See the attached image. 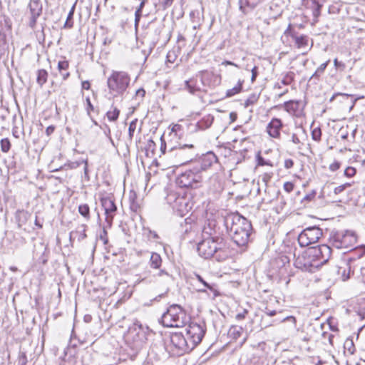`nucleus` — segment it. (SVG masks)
Returning <instances> with one entry per match:
<instances>
[{
    "label": "nucleus",
    "mask_w": 365,
    "mask_h": 365,
    "mask_svg": "<svg viewBox=\"0 0 365 365\" xmlns=\"http://www.w3.org/2000/svg\"><path fill=\"white\" fill-rule=\"evenodd\" d=\"M344 190V189L343 188V186L339 185L334 188V194L338 195V194H340L341 192H342Z\"/></svg>",
    "instance_id": "e2e57ef3"
},
{
    "label": "nucleus",
    "mask_w": 365,
    "mask_h": 365,
    "mask_svg": "<svg viewBox=\"0 0 365 365\" xmlns=\"http://www.w3.org/2000/svg\"><path fill=\"white\" fill-rule=\"evenodd\" d=\"M86 103H87L86 112H87V114L88 115H91V112L94 110V107H93V104L91 103L89 97L86 98Z\"/></svg>",
    "instance_id": "37998d69"
},
{
    "label": "nucleus",
    "mask_w": 365,
    "mask_h": 365,
    "mask_svg": "<svg viewBox=\"0 0 365 365\" xmlns=\"http://www.w3.org/2000/svg\"><path fill=\"white\" fill-rule=\"evenodd\" d=\"M315 261L319 264V267L327 263L331 255V248L327 245H321L309 249Z\"/></svg>",
    "instance_id": "4468645a"
},
{
    "label": "nucleus",
    "mask_w": 365,
    "mask_h": 365,
    "mask_svg": "<svg viewBox=\"0 0 365 365\" xmlns=\"http://www.w3.org/2000/svg\"><path fill=\"white\" fill-rule=\"evenodd\" d=\"M244 83V81H239L237 83V85L233 87L231 89H228L226 93L227 97H232L237 93H239L242 88V84Z\"/></svg>",
    "instance_id": "a878e982"
},
{
    "label": "nucleus",
    "mask_w": 365,
    "mask_h": 365,
    "mask_svg": "<svg viewBox=\"0 0 365 365\" xmlns=\"http://www.w3.org/2000/svg\"><path fill=\"white\" fill-rule=\"evenodd\" d=\"M322 131L320 128H314L312 131V138L315 141H319L321 140Z\"/></svg>",
    "instance_id": "4c0bfd02"
},
{
    "label": "nucleus",
    "mask_w": 365,
    "mask_h": 365,
    "mask_svg": "<svg viewBox=\"0 0 365 365\" xmlns=\"http://www.w3.org/2000/svg\"><path fill=\"white\" fill-rule=\"evenodd\" d=\"M334 66L336 67V68H337V69L344 70L346 67L345 64L341 61H339L337 60V58H335L334 60Z\"/></svg>",
    "instance_id": "49530a36"
},
{
    "label": "nucleus",
    "mask_w": 365,
    "mask_h": 365,
    "mask_svg": "<svg viewBox=\"0 0 365 365\" xmlns=\"http://www.w3.org/2000/svg\"><path fill=\"white\" fill-rule=\"evenodd\" d=\"M150 266L153 269H159L162 264V258L160 255L156 252H153L150 259Z\"/></svg>",
    "instance_id": "412c9836"
},
{
    "label": "nucleus",
    "mask_w": 365,
    "mask_h": 365,
    "mask_svg": "<svg viewBox=\"0 0 365 365\" xmlns=\"http://www.w3.org/2000/svg\"><path fill=\"white\" fill-rule=\"evenodd\" d=\"M48 73L44 69L38 70L37 76V83L42 86L47 81Z\"/></svg>",
    "instance_id": "cd10ccee"
},
{
    "label": "nucleus",
    "mask_w": 365,
    "mask_h": 365,
    "mask_svg": "<svg viewBox=\"0 0 365 365\" xmlns=\"http://www.w3.org/2000/svg\"><path fill=\"white\" fill-rule=\"evenodd\" d=\"M55 130V127L53 125H50L48 127H47L46 130V133L48 136H49L51 134H52L53 133Z\"/></svg>",
    "instance_id": "052dcab7"
},
{
    "label": "nucleus",
    "mask_w": 365,
    "mask_h": 365,
    "mask_svg": "<svg viewBox=\"0 0 365 365\" xmlns=\"http://www.w3.org/2000/svg\"><path fill=\"white\" fill-rule=\"evenodd\" d=\"M90 83L88 81H84L82 82V88L85 90H89L90 89Z\"/></svg>",
    "instance_id": "0e129e2a"
},
{
    "label": "nucleus",
    "mask_w": 365,
    "mask_h": 365,
    "mask_svg": "<svg viewBox=\"0 0 365 365\" xmlns=\"http://www.w3.org/2000/svg\"><path fill=\"white\" fill-rule=\"evenodd\" d=\"M307 133L304 128L297 127L295 128L294 132L291 133L289 141L292 142L295 148L302 150L304 146V140L307 139Z\"/></svg>",
    "instance_id": "2eb2a0df"
},
{
    "label": "nucleus",
    "mask_w": 365,
    "mask_h": 365,
    "mask_svg": "<svg viewBox=\"0 0 365 365\" xmlns=\"http://www.w3.org/2000/svg\"><path fill=\"white\" fill-rule=\"evenodd\" d=\"M322 235V230L317 227H309L304 230L298 236V242L302 247L317 242Z\"/></svg>",
    "instance_id": "f8f14e48"
},
{
    "label": "nucleus",
    "mask_w": 365,
    "mask_h": 365,
    "mask_svg": "<svg viewBox=\"0 0 365 365\" xmlns=\"http://www.w3.org/2000/svg\"><path fill=\"white\" fill-rule=\"evenodd\" d=\"M145 91L143 88H139L135 92L136 97H140L141 98H143L145 96Z\"/></svg>",
    "instance_id": "5fc2aeb1"
},
{
    "label": "nucleus",
    "mask_w": 365,
    "mask_h": 365,
    "mask_svg": "<svg viewBox=\"0 0 365 365\" xmlns=\"http://www.w3.org/2000/svg\"><path fill=\"white\" fill-rule=\"evenodd\" d=\"M226 245L221 237H207L197 244V250L199 255L205 259H209L214 256L217 260L225 259L227 255L224 254Z\"/></svg>",
    "instance_id": "7ed1b4c3"
},
{
    "label": "nucleus",
    "mask_w": 365,
    "mask_h": 365,
    "mask_svg": "<svg viewBox=\"0 0 365 365\" xmlns=\"http://www.w3.org/2000/svg\"><path fill=\"white\" fill-rule=\"evenodd\" d=\"M137 123H138V119L135 118L134 120H133L130 124H129V127H128V138L129 139L131 140L133 137V135H134V133L136 130V128H137Z\"/></svg>",
    "instance_id": "473e14b6"
},
{
    "label": "nucleus",
    "mask_w": 365,
    "mask_h": 365,
    "mask_svg": "<svg viewBox=\"0 0 365 365\" xmlns=\"http://www.w3.org/2000/svg\"><path fill=\"white\" fill-rule=\"evenodd\" d=\"M284 34L286 36H289L292 38L296 36L295 33L292 29V24H289L287 29L284 31Z\"/></svg>",
    "instance_id": "a18cd8bd"
},
{
    "label": "nucleus",
    "mask_w": 365,
    "mask_h": 365,
    "mask_svg": "<svg viewBox=\"0 0 365 365\" xmlns=\"http://www.w3.org/2000/svg\"><path fill=\"white\" fill-rule=\"evenodd\" d=\"M166 200L181 216L185 215L192 209V204L189 200L175 192L169 193Z\"/></svg>",
    "instance_id": "9d476101"
},
{
    "label": "nucleus",
    "mask_w": 365,
    "mask_h": 365,
    "mask_svg": "<svg viewBox=\"0 0 365 365\" xmlns=\"http://www.w3.org/2000/svg\"><path fill=\"white\" fill-rule=\"evenodd\" d=\"M158 277H163L165 279H170L171 278V275L168 274L165 270L161 269L156 274L154 275Z\"/></svg>",
    "instance_id": "79ce46f5"
},
{
    "label": "nucleus",
    "mask_w": 365,
    "mask_h": 365,
    "mask_svg": "<svg viewBox=\"0 0 365 365\" xmlns=\"http://www.w3.org/2000/svg\"><path fill=\"white\" fill-rule=\"evenodd\" d=\"M262 1L263 0H240V9L244 14H246L248 11V9H253Z\"/></svg>",
    "instance_id": "a211bd4d"
},
{
    "label": "nucleus",
    "mask_w": 365,
    "mask_h": 365,
    "mask_svg": "<svg viewBox=\"0 0 365 365\" xmlns=\"http://www.w3.org/2000/svg\"><path fill=\"white\" fill-rule=\"evenodd\" d=\"M30 215L28 212L22 210H17L16 212V220L18 223V226L21 227L22 225L26 224V222L28 221L29 217Z\"/></svg>",
    "instance_id": "6ab92c4d"
},
{
    "label": "nucleus",
    "mask_w": 365,
    "mask_h": 365,
    "mask_svg": "<svg viewBox=\"0 0 365 365\" xmlns=\"http://www.w3.org/2000/svg\"><path fill=\"white\" fill-rule=\"evenodd\" d=\"M148 147L149 149H153L155 147V143L153 140L148 141Z\"/></svg>",
    "instance_id": "774afa93"
},
{
    "label": "nucleus",
    "mask_w": 365,
    "mask_h": 365,
    "mask_svg": "<svg viewBox=\"0 0 365 365\" xmlns=\"http://www.w3.org/2000/svg\"><path fill=\"white\" fill-rule=\"evenodd\" d=\"M43 4L41 0H30L27 11V26L32 30L36 28L38 19L42 16Z\"/></svg>",
    "instance_id": "9b49d317"
},
{
    "label": "nucleus",
    "mask_w": 365,
    "mask_h": 365,
    "mask_svg": "<svg viewBox=\"0 0 365 365\" xmlns=\"http://www.w3.org/2000/svg\"><path fill=\"white\" fill-rule=\"evenodd\" d=\"M257 162L258 165H264L267 164L264 159L259 155L257 158Z\"/></svg>",
    "instance_id": "69168bd1"
},
{
    "label": "nucleus",
    "mask_w": 365,
    "mask_h": 365,
    "mask_svg": "<svg viewBox=\"0 0 365 365\" xmlns=\"http://www.w3.org/2000/svg\"><path fill=\"white\" fill-rule=\"evenodd\" d=\"M181 129V125L179 124H175L171 128V133H175L177 134L178 131Z\"/></svg>",
    "instance_id": "4d7b16f0"
},
{
    "label": "nucleus",
    "mask_w": 365,
    "mask_h": 365,
    "mask_svg": "<svg viewBox=\"0 0 365 365\" xmlns=\"http://www.w3.org/2000/svg\"><path fill=\"white\" fill-rule=\"evenodd\" d=\"M293 39L294 40L295 44L297 48H302L308 46V37L304 35L300 36H295Z\"/></svg>",
    "instance_id": "393cba45"
},
{
    "label": "nucleus",
    "mask_w": 365,
    "mask_h": 365,
    "mask_svg": "<svg viewBox=\"0 0 365 365\" xmlns=\"http://www.w3.org/2000/svg\"><path fill=\"white\" fill-rule=\"evenodd\" d=\"M174 0H164L162 3L163 9H166L169 6H170L173 4V1Z\"/></svg>",
    "instance_id": "13d9d810"
},
{
    "label": "nucleus",
    "mask_w": 365,
    "mask_h": 365,
    "mask_svg": "<svg viewBox=\"0 0 365 365\" xmlns=\"http://www.w3.org/2000/svg\"><path fill=\"white\" fill-rule=\"evenodd\" d=\"M170 155H175L181 161V163L192 160L196 156L197 151L193 144H181L178 147H171L168 150Z\"/></svg>",
    "instance_id": "6e6552de"
},
{
    "label": "nucleus",
    "mask_w": 365,
    "mask_h": 365,
    "mask_svg": "<svg viewBox=\"0 0 365 365\" xmlns=\"http://www.w3.org/2000/svg\"><path fill=\"white\" fill-rule=\"evenodd\" d=\"M265 313L269 317H273L276 314L277 312L275 310H269L266 309Z\"/></svg>",
    "instance_id": "338daca9"
},
{
    "label": "nucleus",
    "mask_w": 365,
    "mask_h": 365,
    "mask_svg": "<svg viewBox=\"0 0 365 365\" xmlns=\"http://www.w3.org/2000/svg\"><path fill=\"white\" fill-rule=\"evenodd\" d=\"M247 314V311L246 309L244 310L243 312L242 313H239L236 315V319L237 320H242L243 319H245V315Z\"/></svg>",
    "instance_id": "6e6d98bb"
},
{
    "label": "nucleus",
    "mask_w": 365,
    "mask_h": 365,
    "mask_svg": "<svg viewBox=\"0 0 365 365\" xmlns=\"http://www.w3.org/2000/svg\"><path fill=\"white\" fill-rule=\"evenodd\" d=\"M301 102L299 101H289L284 103V107L289 113H295L299 110Z\"/></svg>",
    "instance_id": "5701e85b"
},
{
    "label": "nucleus",
    "mask_w": 365,
    "mask_h": 365,
    "mask_svg": "<svg viewBox=\"0 0 365 365\" xmlns=\"http://www.w3.org/2000/svg\"><path fill=\"white\" fill-rule=\"evenodd\" d=\"M120 110L117 108H114L113 110L107 112L106 115L109 120L115 121L118 118Z\"/></svg>",
    "instance_id": "7c9ffc66"
},
{
    "label": "nucleus",
    "mask_w": 365,
    "mask_h": 365,
    "mask_svg": "<svg viewBox=\"0 0 365 365\" xmlns=\"http://www.w3.org/2000/svg\"><path fill=\"white\" fill-rule=\"evenodd\" d=\"M1 150L4 153H7L11 148V143L8 138H4L1 140Z\"/></svg>",
    "instance_id": "72a5a7b5"
},
{
    "label": "nucleus",
    "mask_w": 365,
    "mask_h": 365,
    "mask_svg": "<svg viewBox=\"0 0 365 365\" xmlns=\"http://www.w3.org/2000/svg\"><path fill=\"white\" fill-rule=\"evenodd\" d=\"M196 277L198 279V281L200 282L206 288L209 289L212 292H215V289L213 288V286L207 283L206 281H205L200 275L196 274Z\"/></svg>",
    "instance_id": "58836bf2"
},
{
    "label": "nucleus",
    "mask_w": 365,
    "mask_h": 365,
    "mask_svg": "<svg viewBox=\"0 0 365 365\" xmlns=\"http://www.w3.org/2000/svg\"><path fill=\"white\" fill-rule=\"evenodd\" d=\"M356 174V169L353 167H348L344 170V175L351 178L355 175Z\"/></svg>",
    "instance_id": "a19ab883"
},
{
    "label": "nucleus",
    "mask_w": 365,
    "mask_h": 365,
    "mask_svg": "<svg viewBox=\"0 0 365 365\" xmlns=\"http://www.w3.org/2000/svg\"><path fill=\"white\" fill-rule=\"evenodd\" d=\"M130 81V76L126 72L113 71L108 78L107 85L110 92L122 95L128 87Z\"/></svg>",
    "instance_id": "39448f33"
},
{
    "label": "nucleus",
    "mask_w": 365,
    "mask_h": 365,
    "mask_svg": "<svg viewBox=\"0 0 365 365\" xmlns=\"http://www.w3.org/2000/svg\"><path fill=\"white\" fill-rule=\"evenodd\" d=\"M185 86L192 94H195L197 91H200V87L197 85V80L194 78L186 81Z\"/></svg>",
    "instance_id": "b1692460"
},
{
    "label": "nucleus",
    "mask_w": 365,
    "mask_h": 365,
    "mask_svg": "<svg viewBox=\"0 0 365 365\" xmlns=\"http://www.w3.org/2000/svg\"><path fill=\"white\" fill-rule=\"evenodd\" d=\"M348 269L349 270L347 274H346V269L344 270V272L341 276L343 281H346L349 278L350 267H349Z\"/></svg>",
    "instance_id": "680f3d73"
},
{
    "label": "nucleus",
    "mask_w": 365,
    "mask_h": 365,
    "mask_svg": "<svg viewBox=\"0 0 365 365\" xmlns=\"http://www.w3.org/2000/svg\"><path fill=\"white\" fill-rule=\"evenodd\" d=\"M258 68L257 66H254L252 69H251V71H252V77H251V81L253 83L256 80V78L258 75Z\"/></svg>",
    "instance_id": "de8ad7c7"
},
{
    "label": "nucleus",
    "mask_w": 365,
    "mask_h": 365,
    "mask_svg": "<svg viewBox=\"0 0 365 365\" xmlns=\"http://www.w3.org/2000/svg\"><path fill=\"white\" fill-rule=\"evenodd\" d=\"M294 265L302 271L314 272L319 268V264L315 261L309 250L296 257Z\"/></svg>",
    "instance_id": "1a4fd4ad"
},
{
    "label": "nucleus",
    "mask_w": 365,
    "mask_h": 365,
    "mask_svg": "<svg viewBox=\"0 0 365 365\" xmlns=\"http://www.w3.org/2000/svg\"><path fill=\"white\" fill-rule=\"evenodd\" d=\"M282 128V122L280 119L274 118L267 124V132L269 135L274 138H279L280 136V130Z\"/></svg>",
    "instance_id": "f3484780"
},
{
    "label": "nucleus",
    "mask_w": 365,
    "mask_h": 365,
    "mask_svg": "<svg viewBox=\"0 0 365 365\" xmlns=\"http://www.w3.org/2000/svg\"><path fill=\"white\" fill-rule=\"evenodd\" d=\"M188 321L186 312L178 304L170 306L160 319L161 324L166 327H182Z\"/></svg>",
    "instance_id": "20e7f679"
},
{
    "label": "nucleus",
    "mask_w": 365,
    "mask_h": 365,
    "mask_svg": "<svg viewBox=\"0 0 365 365\" xmlns=\"http://www.w3.org/2000/svg\"><path fill=\"white\" fill-rule=\"evenodd\" d=\"M294 165V161L292 159H287L284 160V168L287 169L291 168Z\"/></svg>",
    "instance_id": "3c124183"
},
{
    "label": "nucleus",
    "mask_w": 365,
    "mask_h": 365,
    "mask_svg": "<svg viewBox=\"0 0 365 365\" xmlns=\"http://www.w3.org/2000/svg\"><path fill=\"white\" fill-rule=\"evenodd\" d=\"M259 96L256 94H252L245 101V107L247 108L251 105L255 104L258 101Z\"/></svg>",
    "instance_id": "c9c22d12"
},
{
    "label": "nucleus",
    "mask_w": 365,
    "mask_h": 365,
    "mask_svg": "<svg viewBox=\"0 0 365 365\" xmlns=\"http://www.w3.org/2000/svg\"><path fill=\"white\" fill-rule=\"evenodd\" d=\"M141 16H142L141 13H139L138 11L135 12V26H137L138 25Z\"/></svg>",
    "instance_id": "864d4df0"
},
{
    "label": "nucleus",
    "mask_w": 365,
    "mask_h": 365,
    "mask_svg": "<svg viewBox=\"0 0 365 365\" xmlns=\"http://www.w3.org/2000/svg\"><path fill=\"white\" fill-rule=\"evenodd\" d=\"M147 1L148 0H142V1L140 2L139 6L137 8L135 11H138L139 13L142 14V10H143V7L145 6V2Z\"/></svg>",
    "instance_id": "bf43d9fd"
},
{
    "label": "nucleus",
    "mask_w": 365,
    "mask_h": 365,
    "mask_svg": "<svg viewBox=\"0 0 365 365\" xmlns=\"http://www.w3.org/2000/svg\"><path fill=\"white\" fill-rule=\"evenodd\" d=\"M224 223L229 235L239 247L248 244L252 230L251 222L238 212L227 214L224 218Z\"/></svg>",
    "instance_id": "f03ea898"
},
{
    "label": "nucleus",
    "mask_w": 365,
    "mask_h": 365,
    "mask_svg": "<svg viewBox=\"0 0 365 365\" xmlns=\"http://www.w3.org/2000/svg\"><path fill=\"white\" fill-rule=\"evenodd\" d=\"M160 141H161L160 150H161L162 153L164 154V153H165V150H166V143L164 140L163 136H161Z\"/></svg>",
    "instance_id": "603ef678"
},
{
    "label": "nucleus",
    "mask_w": 365,
    "mask_h": 365,
    "mask_svg": "<svg viewBox=\"0 0 365 365\" xmlns=\"http://www.w3.org/2000/svg\"><path fill=\"white\" fill-rule=\"evenodd\" d=\"M242 332V328L241 327L232 326L229 329L228 334L233 339H237L241 336Z\"/></svg>",
    "instance_id": "bb28decb"
},
{
    "label": "nucleus",
    "mask_w": 365,
    "mask_h": 365,
    "mask_svg": "<svg viewBox=\"0 0 365 365\" xmlns=\"http://www.w3.org/2000/svg\"><path fill=\"white\" fill-rule=\"evenodd\" d=\"M205 334L203 325L190 323L186 328V336L181 333H173L170 336L172 351L175 354L181 355L192 350L201 342Z\"/></svg>",
    "instance_id": "f257e3e1"
},
{
    "label": "nucleus",
    "mask_w": 365,
    "mask_h": 365,
    "mask_svg": "<svg viewBox=\"0 0 365 365\" xmlns=\"http://www.w3.org/2000/svg\"><path fill=\"white\" fill-rule=\"evenodd\" d=\"M261 177H262V182L265 185H267L268 183V182L270 180V179L272 178V174H270V173H264Z\"/></svg>",
    "instance_id": "8fccbe9b"
},
{
    "label": "nucleus",
    "mask_w": 365,
    "mask_h": 365,
    "mask_svg": "<svg viewBox=\"0 0 365 365\" xmlns=\"http://www.w3.org/2000/svg\"><path fill=\"white\" fill-rule=\"evenodd\" d=\"M357 237L354 232L346 230L335 233L330 241L331 245L338 250L350 249L356 242Z\"/></svg>",
    "instance_id": "0eeeda50"
},
{
    "label": "nucleus",
    "mask_w": 365,
    "mask_h": 365,
    "mask_svg": "<svg viewBox=\"0 0 365 365\" xmlns=\"http://www.w3.org/2000/svg\"><path fill=\"white\" fill-rule=\"evenodd\" d=\"M283 187L286 192H291L294 189V184L291 182H286Z\"/></svg>",
    "instance_id": "c03bdc74"
},
{
    "label": "nucleus",
    "mask_w": 365,
    "mask_h": 365,
    "mask_svg": "<svg viewBox=\"0 0 365 365\" xmlns=\"http://www.w3.org/2000/svg\"><path fill=\"white\" fill-rule=\"evenodd\" d=\"M340 165H341V164L339 162L335 161L329 165V170L331 171L334 172L340 168Z\"/></svg>",
    "instance_id": "09e8293b"
},
{
    "label": "nucleus",
    "mask_w": 365,
    "mask_h": 365,
    "mask_svg": "<svg viewBox=\"0 0 365 365\" xmlns=\"http://www.w3.org/2000/svg\"><path fill=\"white\" fill-rule=\"evenodd\" d=\"M101 205L105 210L106 222L107 225L103 227V233L106 235V228H110L112 226L117 207L110 197H103L101 199Z\"/></svg>",
    "instance_id": "ddd939ff"
},
{
    "label": "nucleus",
    "mask_w": 365,
    "mask_h": 365,
    "mask_svg": "<svg viewBox=\"0 0 365 365\" xmlns=\"http://www.w3.org/2000/svg\"><path fill=\"white\" fill-rule=\"evenodd\" d=\"M217 160L216 155L213 153L209 152L197 161L195 167L200 168V173L201 174L202 171H205L211 167L214 163L217 162Z\"/></svg>",
    "instance_id": "dca6fc26"
},
{
    "label": "nucleus",
    "mask_w": 365,
    "mask_h": 365,
    "mask_svg": "<svg viewBox=\"0 0 365 365\" xmlns=\"http://www.w3.org/2000/svg\"><path fill=\"white\" fill-rule=\"evenodd\" d=\"M344 347L346 349H348V351L351 353V354H353L354 351V343H353V341L351 339H347L346 340L345 343H344Z\"/></svg>",
    "instance_id": "ea45409f"
},
{
    "label": "nucleus",
    "mask_w": 365,
    "mask_h": 365,
    "mask_svg": "<svg viewBox=\"0 0 365 365\" xmlns=\"http://www.w3.org/2000/svg\"><path fill=\"white\" fill-rule=\"evenodd\" d=\"M79 213L87 220L90 219V208L87 204H82L78 206Z\"/></svg>",
    "instance_id": "c85d7f7f"
},
{
    "label": "nucleus",
    "mask_w": 365,
    "mask_h": 365,
    "mask_svg": "<svg viewBox=\"0 0 365 365\" xmlns=\"http://www.w3.org/2000/svg\"><path fill=\"white\" fill-rule=\"evenodd\" d=\"M329 61H327V62L321 64L319 67L316 70L312 76L311 78H319L320 75L324 73V70L326 69L327 66H328Z\"/></svg>",
    "instance_id": "2f4dec72"
},
{
    "label": "nucleus",
    "mask_w": 365,
    "mask_h": 365,
    "mask_svg": "<svg viewBox=\"0 0 365 365\" xmlns=\"http://www.w3.org/2000/svg\"><path fill=\"white\" fill-rule=\"evenodd\" d=\"M312 4L314 5V8L313 9V16L317 20L320 15V10L322 6L316 0H312Z\"/></svg>",
    "instance_id": "f704fd0d"
},
{
    "label": "nucleus",
    "mask_w": 365,
    "mask_h": 365,
    "mask_svg": "<svg viewBox=\"0 0 365 365\" xmlns=\"http://www.w3.org/2000/svg\"><path fill=\"white\" fill-rule=\"evenodd\" d=\"M68 66L69 63L68 61H59L58 63V70L60 73H62V71H66L68 68Z\"/></svg>",
    "instance_id": "e433bc0d"
},
{
    "label": "nucleus",
    "mask_w": 365,
    "mask_h": 365,
    "mask_svg": "<svg viewBox=\"0 0 365 365\" xmlns=\"http://www.w3.org/2000/svg\"><path fill=\"white\" fill-rule=\"evenodd\" d=\"M75 8H76V3L72 6V7L68 14L66 21L64 24L65 28L70 29V28L73 27V22L72 19H73V16L74 11H75Z\"/></svg>",
    "instance_id": "c756f323"
},
{
    "label": "nucleus",
    "mask_w": 365,
    "mask_h": 365,
    "mask_svg": "<svg viewBox=\"0 0 365 365\" xmlns=\"http://www.w3.org/2000/svg\"><path fill=\"white\" fill-rule=\"evenodd\" d=\"M202 180L200 168L194 167L191 170H186L179 175L176 179V184L180 187L196 188L199 187Z\"/></svg>",
    "instance_id": "423d86ee"
},
{
    "label": "nucleus",
    "mask_w": 365,
    "mask_h": 365,
    "mask_svg": "<svg viewBox=\"0 0 365 365\" xmlns=\"http://www.w3.org/2000/svg\"><path fill=\"white\" fill-rule=\"evenodd\" d=\"M73 237H78V240L81 241L86 237V226L81 225L76 231H72L70 233V240H72Z\"/></svg>",
    "instance_id": "4be33fe9"
},
{
    "label": "nucleus",
    "mask_w": 365,
    "mask_h": 365,
    "mask_svg": "<svg viewBox=\"0 0 365 365\" xmlns=\"http://www.w3.org/2000/svg\"><path fill=\"white\" fill-rule=\"evenodd\" d=\"M214 118L212 115H207L202 118L197 124V126L200 130H205L209 128L212 124Z\"/></svg>",
    "instance_id": "aec40b11"
}]
</instances>
